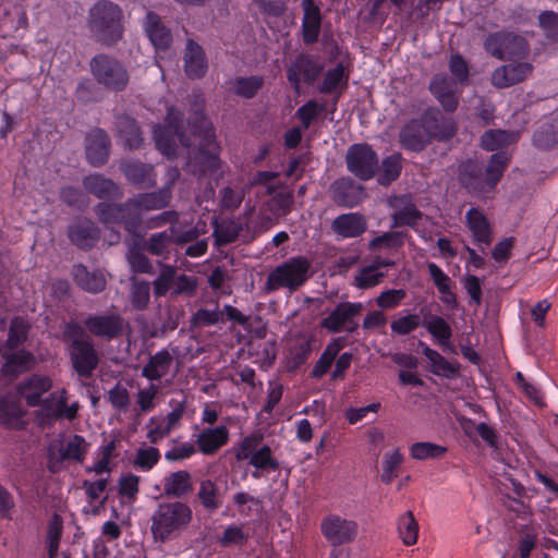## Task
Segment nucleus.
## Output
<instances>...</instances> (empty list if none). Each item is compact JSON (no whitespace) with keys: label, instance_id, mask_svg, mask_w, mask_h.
<instances>
[{"label":"nucleus","instance_id":"69168bd1","mask_svg":"<svg viewBox=\"0 0 558 558\" xmlns=\"http://www.w3.org/2000/svg\"><path fill=\"white\" fill-rule=\"evenodd\" d=\"M99 220L106 225L121 223L122 204L100 203L96 207Z\"/></svg>","mask_w":558,"mask_h":558},{"label":"nucleus","instance_id":"6ab92c4d","mask_svg":"<svg viewBox=\"0 0 558 558\" xmlns=\"http://www.w3.org/2000/svg\"><path fill=\"white\" fill-rule=\"evenodd\" d=\"M85 328L95 337L111 340L122 333L123 318L119 314L89 315L84 320Z\"/></svg>","mask_w":558,"mask_h":558},{"label":"nucleus","instance_id":"4d7b16f0","mask_svg":"<svg viewBox=\"0 0 558 558\" xmlns=\"http://www.w3.org/2000/svg\"><path fill=\"white\" fill-rule=\"evenodd\" d=\"M248 538L250 534L243 529V526L231 524L223 530L221 536L218 538V542L222 547L243 546L246 544Z\"/></svg>","mask_w":558,"mask_h":558},{"label":"nucleus","instance_id":"aec40b11","mask_svg":"<svg viewBox=\"0 0 558 558\" xmlns=\"http://www.w3.org/2000/svg\"><path fill=\"white\" fill-rule=\"evenodd\" d=\"M330 197L335 204L345 208L359 205L364 197V189L353 179L340 178L329 187Z\"/></svg>","mask_w":558,"mask_h":558},{"label":"nucleus","instance_id":"5701e85b","mask_svg":"<svg viewBox=\"0 0 558 558\" xmlns=\"http://www.w3.org/2000/svg\"><path fill=\"white\" fill-rule=\"evenodd\" d=\"M120 169L128 181L142 189H149L156 184L157 180L153 166L136 160H128L121 162Z\"/></svg>","mask_w":558,"mask_h":558},{"label":"nucleus","instance_id":"f704fd0d","mask_svg":"<svg viewBox=\"0 0 558 558\" xmlns=\"http://www.w3.org/2000/svg\"><path fill=\"white\" fill-rule=\"evenodd\" d=\"M229 433L225 426L206 428L197 435L199 451L204 454H213L228 441Z\"/></svg>","mask_w":558,"mask_h":558},{"label":"nucleus","instance_id":"20e7f679","mask_svg":"<svg viewBox=\"0 0 558 558\" xmlns=\"http://www.w3.org/2000/svg\"><path fill=\"white\" fill-rule=\"evenodd\" d=\"M310 277L311 262L304 256H293L269 271L263 291L269 294L284 289L289 293H294Z\"/></svg>","mask_w":558,"mask_h":558},{"label":"nucleus","instance_id":"e2e57ef3","mask_svg":"<svg viewBox=\"0 0 558 558\" xmlns=\"http://www.w3.org/2000/svg\"><path fill=\"white\" fill-rule=\"evenodd\" d=\"M344 68L338 64L332 70L326 72L323 83L319 86V90L324 94H330L336 92L342 84H345Z\"/></svg>","mask_w":558,"mask_h":558},{"label":"nucleus","instance_id":"7c9ffc66","mask_svg":"<svg viewBox=\"0 0 558 558\" xmlns=\"http://www.w3.org/2000/svg\"><path fill=\"white\" fill-rule=\"evenodd\" d=\"M465 219L475 242L486 246L489 245L492 242V230L483 211L472 207L468 210Z\"/></svg>","mask_w":558,"mask_h":558},{"label":"nucleus","instance_id":"bf43d9fd","mask_svg":"<svg viewBox=\"0 0 558 558\" xmlns=\"http://www.w3.org/2000/svg\"><path fill=\"white\" fill-rule=\"evenodd\" d=\"M28 327V324L21 317L11 320L7 340V347L10 350H14L26 340Z\"/></svg>","mask_w":558,"mask_h":558},{"label":"nucleus","instance_id":"0eeeda50","mask_svg":"<svg viewBox=\"0 0 558 558\" xmlns=\"http://www.w3.org/2000/svg\"><path fill=\"white\" fill-rule=\"evenodd\" d=\"M89 66L97 83L110 90L121 92L129 83L130 76L125 66L108 54L95 56L90 60Z\"/></svg>","mask_w":558,"mask_h":558},{"label":"nucleus","instance_id":"79ce46f5","mask_svg":"<svg viewBox=\"0 0 558 558\" xmlns=\"http://www.w3.org/2000/svg\"><path fill=\"white\" fill-rule=\"evenodd\" d=\"M24 412L12 395L0 397V422L11 427H19Z\"/></svg>","mask_w":558,"mask_h":558},{"label":"nucleus","instance_id":"6e6d98bb","mask_svg":"<svg viewBox=\"0 0 558 558\" xmlns=\"http://www.w3.org/2000/svg\"><path fill=\"white\" fill-rule=\"evenodd\" d=\"M126 258L132 271L148 275L154 274V266L151 262L135 244L129 247Z\"/></svg>","mask_w":558,"mask_h":558},{"label":"nucleus","instance_id":"4468645a","mask_svg":"<svg viewBox=\"0 0 558 558\" xmlns=\"http://www.w3.org/2000/svg\"><path fill=\"white\" fill-rule=\"evenodd\" d=\"M362 311V303H339L335 310L322 320L320 325L331 332H355L359 327L355 317L359 316Z\"/></svg>","mask_w":558,"mask_h":558},{"label":"nucleus","instance_id":"8fccbe9b","mask_svg":"<svg viewBox=\"0 0 558 558\" xmlns=\"http://www.w3.org/2000/svg\"><path fill=\"white\" fill-rule=\"evenodd\" d=\"M121 225L131 234H135L141 228L142 211L133 197L122 204Z\"/></svg>","mask_w":558,"mask_h":558},{"label":"nucleus","instance_id":"393cba45","mask_svg":"<svg viewBox=\"0 0 558 558\" xmlns=\"http://www.w3.org/2000/svg\"><path fill=\"white\" fill-rule=\"evenodd\" d=\"M366 219L357 213L342 214L331 222V230L341 238H356L366 231Z\"/></svg>","mask_w":558,"mask_h":558},{"label":"nucleus","instance_id":"412c9836","mask_svg":"<svg viewBox=\"0 0 558 558\" xmlns=\"http://www.w3.org/2000/svg\"><path fill=\"white\" fill-rule=\"evenodd\" d=\"M110 140L101 129L93 130L85 138L87 161L93 167H100L108 161Z\"/></svg>","mask_w":558,"mask_h":558},{"label":"nucleus","instance_id":"bb28decb","mask_svg":"<svg viewBox=\"0 0 558 558\" xmlns=\"http://www.w3.org/2000/svg\"><path fill=\"white\" fill-rule=\"evenodd\" d=\"M395 209L392 215L393 227H414L422 218V213L416 208L408 196L396 197L391 204Z\"/></svg>","mask_w":558,"mask_h":558},{"label":"nucleus","instance_id":"dca6fc26","mask_svg":"<svg viewBox=\"0 0 558 558\" xmlns=\"http://www.w3.org/2000/svg\"><path fill=\"white\" fill-rule=\"evenodd\" d=\"M429 90L446 112L457 110L461 95L458 81L446 74H436L429 83Z\"/></svg>","mask_w":558,"mask_h":558},{"label":"nucleus","instance_id":"a19ab883","mask_svg":"<svg viewBox=\"0 0 558 558\" xmlns=\"http://www.w3.org/2000/svg\"><path fill=\"white\" fill-rule=\"evenodd\" d=\"M422 326L438 341L445 349H449V339L452 336L450 325L440 316L429 315L424 318Z\"/></svg>","mask_w":558,"mask_h":558},{"label":"nucleus","instance_id":"a18cd8bd","mask_svg":"<svg viewBox=\"0 0 558 558\" xmlns=\"http://www.w3.org/2000/svg\"><path fill=\"white\" fill-rule=\"evenodd\" d=\"M242 230L241 223L232 219H223L214 222V238L218 246L234 242Z\"/></svg>","mask_w":558,"mask_h":558},{"label":"nucleus","instance_id":"774afa93","mask_svg":"<svg viewBox=\"0 0 558 558\" xmlns=\"http://www.w3.org/2000/svg\"><path fill=\"white\" fill-rule=\"evenodd\" d=\"M539 26L546 37L551 40L558 39V14L554 11H544L538 16Z\"/></svg>","mask_w":558,"mask_h":558},{"label":"nucleus","instance_id":"9d476101","mask_svg":"<svg viewBox=\"0 0 558 558\" xmlns=\"http://www.w3.org/2000/svg\"><path fill=\"white\" fill-rule=\"evenodd\" d=\"M484 46L489 54L500 60L524 58L530 52V46L524 37L506 32L489 34Z\"/></svg>","mask_w":558,"mask_h":558},{"label":"nucleus","instance_id":"f3484780","mask_svg":"<svg viewBox=\"0 0 558 558\" xmlns=\"http://www.w3.org/2000/svg\"><path fill=\"white\" fill-rule=\"evenodd\" d=\"M356 532L357 525L355 522L338 515H329L322 522V533L332 546L352 542Z\"/></svg>","mask_w":558,"mask_h":558},{"label":"nucleus","instance_id":"f257e3e1","mask_svg":"<svg viewBox=\"0 0 558 558\" xmlns=\"http://www.w3.org/2000/svg\"><path fill=\"white\" fill-rule=\"evenodd\" d=\"M153 133L157 149L168 158L175 156L178 142L187 149L186 170L192 174L201 178L218 171L219 146L211 123L199 110L194 112L193 122L184 130L182 113L170 108L167 124L155 125Z\"/></svg>","mask_w":558,"mask_h":558},{"label":"nucleus","instance_id":"c85d7f7f","mask_svg":"<svg viewBox=\"0 0 558 558\" xmlns=\"http://www.w3.org/2000/svg\"><path fill=\"white\" fill-rule=\"evenodd\" d=\"M83 185L98 198H119L122 195L120 187L112 180L98 173L85 177Z\"/></svg>","mask_w":558,"mask_h":558},{"label":"nucleus","instance_id":"1a4fd4ad","mask_svg":"<svg viewBox=\"0 0 558 558\" xmlns=\"http://www.w3.org/2000/svg\"><path fill=\"white\" fill-rule=\"evenodd\" d=\"M36 411V420L40 426L50 425L57 420L68 418L70 421L77 416L78 402L68 404V392L65 389L51 392L39 404Z\"/></svg>","mask_w":558,"mask_h":558},{"label":"nucleus","instance_id":"49530a36","mask_svg":"<svg viewBox=\"0 0 558 558\" xmlns=\"http://www.w3.org/2000/svg\"><path fill=\"white\" fill-rule=\"evenodd\" d=\"M230 89L238 96L246 99L253 98L264 85L262 76L235 77L230 81Z\"/></svg>","mask_w":558,"mask_h":558},{"label":"nucleus","instance_id":"c9c22d12","mask_svg":"<svg viewBox=\"0 0 558 558\" xmlns=\"http://www.w3.org/2000/svg\"><path fill=\"white\" fill-rule=\"evenodd\" d=\"M68 235L73 244L87 250L98 240V229L90 221H81L69 228Z\"/></svg>","mask_w":558,"mask_h":558},{"label":"nucleus","instance_id":"473e14b6","mask_svg":"<svg viewBox=\"0 0 558 558\" xmlns=\"http://www.w3.org/2000/svg\"><path fill=\"white\" fill-rule=\"evenodd\" d=\"M145 31L156 49L166 50L170 47L171 33L154 12L148 11L146 14Z\"/></svg>","mask_w":558,"mask_h":558},{"label":"nucleus","instance_id":"680f3d73","mask_svg":"<svg viewBox=\"0 0 558 558\" xmlns=\"http://www.w3.org/2000/svg\"><path fill=\"white\" fill-rule=\"evenodd\" d=\"M385 274L372 265L363 267L354 277L355 286L360 289H369L381 282Z\"/></svg>","mask_w":558,"mask_h":558},{"label":"nucleus","instance_id":"e433bc0d","mask_svg":"<svg viewBox=\"0 0 558 558\" xmlns=\"http://www.w3.org/2000/svg\"><path fill=\"white\" fill-rule=\"evenodd\" d=\"M169 186H165L158 192L143 193L133 197L141 211L158 210L167 207L171 199Z\"/></svg>","mask_w":558,"mask_h":558},{"label":"nucleus","instance_id":"0e129e2a","mask_svg":"<svg viewBox=\"0 0 558 558\" xmlns=\"http://www.w3.org/2000/svg\"><path fill=\"white\" fill-rule=\"evenodd\" d=\"M403 457L398 449L385 453L383 461V473L380 476L384 483H391V481L396 477L395 470L401 465Z\"/></svg>","mask_w":558,"mask_h":558},{"label":"nucleus","instance_id":"f03ea898","mask_svg":"<svg viewBox=\"0 0 558 558\" xmlns=\"http://www.w3.org/2000/svg\"><path fill=\"white\" fill-rule=\"evenodd\" d=\"M192 519L193 512L187 504L180 500L160 502L150 519L154 539L166 543L179 537Z\"/></svg>","mask_w":558,"mask_h":558},{"label":"nucleus","instance_id":"58836bf2","mask_svg":"<svg viewBox=\"0 0 558 558\" xmlns=\"http://www.w3.org/2000/svg\"><path fill=\"white\" fill-rule=\"evenodd\" d=\"M175 227L167 231L151 234L145 243V248L153 255L168 259L170 255V245L173 242Z\"/></svg>","mask_w":558,"mask_h":558},{"label":"nucleus","instance_id":"09e8293b","mask_svg":"<svg viewBox=\"0 0 558 558\" xmlns=\"http://www.w3.org/2000/svg\"><path fill=\"white\" fill-rule=\"evenodd\" d=\"M33 362V355L24 350H20L7 356L2 367L4 375L15 377L17 374L29 368Z\"/></svg>","mask_w":558,"mask_h":558},{"label":"nucleus","instance_id":"052dcab7","mask_svg":"<svg viewBox=\"0 0 558 558\" xmlns=\"http://www.w3.org/2000/svg\"><path fill=\"white\" fill-rule=\"evenodd\" d=\"M446 448L433 442L422 441L415 442L410 448V454L413 459L425 460L435 459L446 452Z\"/></svg>","mask_w":558,"mask_h":558},{"label":"nucleus","instance_id":"b1692460","mask_svg":"<svg viewBox=\"0 0 558 558\" xmlns=\"http://www.w3.org/2000/svg\"><path fill=\"white\" fill-rule=\"evenodd\" d=\"M207 59L203 48L193 39L186 41L184 71L190 78H201L207 72Z\"/></svg>","mask_w":558,"mask_h":558},{"label":"nucleus","instance_id":"6e6552de","mask_svg":"<svg viewBox=\"0 0 558 558\" xmlns=\"http://www.w3.org/2000/svg\"><path fill=\"white\" fill-rule=\"evenodd\" d=\"M236 460L250 459L248 464L256 470L252 473L254 478H259L264 472L277 471L279 462L274 458L272 450L267 445L260 444L256 436L245 437L235 453Z\"/></svg>","mask_w":558,"mask_h":558},{"label":"nucleus","instance_id":"5fc2aeb1","mask_svg":"<svg viewBox=\"0 0 558 558\" xmlns=\"http://www.w3.org/2000/svg\"><path fill=\"white\" fill-rule=\"evenodd\" d=\"M427 267L435 286L442 294V301L447 304L454 303L456 295L450 290V278L434 263H429Z\"/></svg>","mask_w":558,"mask_h":558},{"label":"nucleus","instance_id":"a211bd4d","mask_svg":"<svg viewBox=\"0 0 558 558\" xmlns=\"http://www.w3.org/2000/svg\"><path fill=\"white\" fill-rule=\"evenodd\" d=\"M533 64L527 61L510 60L507 64L497 68L492 74V84L505 88L527 78L533 72Z\"/></svg>","mask_w":558,"mask_h":558},{"label":"nucleus","instance_id":"2f4dec72","mask_svg":"<svg viewBox=\"0 0 558 558\" xmlns=\"http://www.w3.org/2000/svg\"><path fill=\"white\" fill-rule=\"evenodd\" d=\"M173 363L172 354L163 349L150 355L147 364L142 368L141 375L148 380H159L165 377Z\"/></svg>","mask_w":558,"mask_h":558},{"label":"nucleus","instance_id":"39448f33","mask_svg":"<svg viewBox=\"0 0 558 558\" xmlns=\"http://www.w3.org/2000/svg\"><path fill=\"white\" fill-rule=\"evenodd\" d=\"M440 135L439 113L427 110L420 119L411 120L400 130L399 140L403 148L420 151L433 137Z\"/></svg>","mask_w":558,"mask_h":558},{"label":"nucleus","instance_id":"cd10ccee","mask_svg":"<svg viewBox=\"0 0 558 558\" xmlns=\"http://www.w3.org/2000/svg\"><path fill=\"white\" fill-rule=\"evenodd\" d=\"M116 130L123 145L129 149H137L142 142V133L136 121L126 114L116 117Z\"/></svg>","mask_w":558,"mask_h":558},{"label":"nucleus","instance_id":"603ef678","mask_svg":"<svg viewBox=\"0 0 558 558\" xmlns=\"http://www.w3.org/2000/svg\"><path fill=\"white\" fill-rule=\"evenodd\" d=\"M150 299V283L145 280L132 279L130 301L134 308L143 311L147 308Z\"/></svg>","mask_w":558,"mask_h":558},{"label":"nucleus","instance_id":"7ed1b4c3","mask_svg":"<svg viewBox=\"0 0 558 558\" xmlns=\"http://www.w3.org/2000/svg\"><path fill=\"white\" fill-rule=\"evenodd\" d=\"M505 153L492 155L489 163L484 169L476 161L469 160L460 167V180L465 187L476 194H484L495 189L509 162Z\"/></svg>","mask_w":558,"mask_h":558},{"label":"nucleus","instance_id":"338daca9","mask_svg":"<svg viewBox=\"0 0 558 558\" xmlns=\"http://www.w3.org/2000/svg\"><path fill=\"white\" fill-rule=\"evenodd\" d=\"M293 196L290 192L279 191L269 202V209L276 216L287 215L292 206Z\"/></svg>","mask_w":558,"mask_h":558},{"label":"nucleus","instance_id":"c03bdc74","mask_svg":"<svg viewBox=\"0 0 558 558\" xmlns=\"http://www.w3.org/2000/svg\"><path fill=\"white\" fill-rule=\"evenodd\" d=\"M422 353L429 362V371L438 376L451 377L457 369L436 350L429 348L425 342L418 341Z\"/></svg>","mask_w":558,"mask_h":558},{"label":"nucleus","instance_id":"ddd939ff","mask_svg":"<svg viewBox=\"0 0 558 558\" xmlns=\"http://www.w3.org/2000/svg\"><path fill=\"white\" fill-rule=\"evenodd\" d=\"M88 442L80 435L71 436L65 441L53 442L49 446V470L57 472L62 461L83 462L88 449Z\"/></svg>","mask_w":558,"mask_h":558},{"label":"nucleus","instance_id":"a878e982","mask_svg":"<svg viewBox=\"0 0 558 558\" xmlns=\"http://www.w3.org/2000/svg\"><path fill=\"white\" fill-rule=\"evenodd\" d=\"M74 282L84 291L99 293L106 288V277L100 270L89 271L84 265L77 264L72 267Z\"/></svg>","mask_w":558,"mask_h":558},{"label":"nucleus","instance_id":"9b49d317","mask_svg":"<svg viewBox=\"0 0 558 558\" xmlns=\"http://www.w3.org/2000/svg\"><path fill=\"white\" fill-rule=\"evenodd\" d=\"M69 351L77 375L83 378L92 377L98 366L99 356L90 340L82 332L73 336Z\"/></svg>","mask_w":558,"mask_h":558},{"label":"nucleus","instance_id":"de8ad7c7","mask_svg":"<svg viewBox=\"0 0 558 558\" xmlns=\"http://www.w3.org/2000/svg\"><path fill=\"white\" fill-rule=\"evenodd\" d=\"M159 274L157 278L153 281L154 293L157 298L166 295L168 292L171 293L177 269L173 266L163 264L161 262L158 263Z\"/></svg>","mask_w":558,"mask_h":558},{"label":"nucleus","instance_id":"13d9d810","mask_svg":"<svg viewBox=\"0 0 558 558\" xmlns=\"http://www.w3.org/2000/svg\"><path fill=\"white\" fill-rule=\"evenodd\" d=\"M401 155L393 154L383 160L381 173L378 177V182L381 185H388L395 181L401 173Z\"/></svg>","mask_w":558,"mask_h":558},{"label":"nucleus","instance_id":"72a5a7b5","mask_svg":"<svg viewBox=\"0 0 558 558\" xmlns=\"http://www.w3.org/2000/svg\"><path fill=\"white\" fill-rule=\"evenodd\" d=\"M192 492V476L187 471L172 472L163 480V493L167 496L182 498Z\"/></svg>","mask_w":558,"mask_h":558},{"label":"nucleus","instance_id":"2eb2a0df","mask_svg":"<svg viewBox=\"0 0 558 558\" xmlns=\"http://www.w3.org/2000/svg\"><path fill=\"white\" fill-rule=\"evenodd\" d=\"M324 65L313 56L301 53L287 68V78L300 93V83L313 84L323 72Z\"/></svg>","mask_w":558,"mask_h":558},{"label":"nucleus","instance_id":"864d4df0","mask_svg":"<svg viewBox=\"0 0 558 558\" xmlns=\"http://www.w3.org/2000/svg\"><path fill=\"white\" fill-rule=\"evenodd\" d=\"M223 322V312L219 310L217 302L214 303L213 308L203 307L197 310L191 318L193 327L214 326Z\"/></svg>","mask_w":558,"mask_h":558},{"label":"nucleus","instance_id":"37998d69","mask_svg":"<svg viewBox=\"0 0 558 558\" xmlns=\"http://www.w3.org/2000/svg\"><path fill=\"white\" fill-rule=\"evenodd\" d=\"M519 133L502 130H488L481 137V145L485 150L501 149L518 141Z\"/></svg>","mask_w":558,"mask_h":558},{"label":"nucleus","instance_id":"4c0bfd02","mask_svg":"<svg viewBox=\"0 0 558 558\" xmlns=\"http://www.w3.org/2000/svg\"><path fill=\"white\" fill-rule=\"evenodd\" d=\"M533 144L539 149H550L558 145V120L543 122L533 134Z\"/></svg>","mask_w":558,"mask_h":558},{"label":"nucleus","instance_id":"f8f14e48","mask_svg":"<svg viewBox=\"0 0 558 558\" xmlns=\"http://www.w3.org/2000/svg\"><path fill=\"white\" fill-rule=\"evenodd\" d=\"M348 170L361 180L373 178L378 169V156L367 144L352 145L345 156Z\"/></svg>","mask_w":558,"mask_h":558},{"label":"nucleus","instance_id":"ea45409f","mask_svg":"<svg viewBox=\"0 0 558 558\" xmlns=\"http://www.w3.org/2000/svg\"><path fill=\"white\" fill-rule=\"evenodd\" d=\"M197 498L204 509L208 512H215L222 505L220 490L211 480L201 481Z\"/></svg>","mask_w":558,"mask_h":558},{"label":"nucleus","instance_id":"423d86ee","mask_svg":"<svg viewBox=\"0 0 558 558\" xmlns=\"http://www.w3.org/2000/svg\"><path fill=\"white\" fill-rule=\"evenodd\" d=\"M90 31L97 40L110 45L122 34L121 10L112 2L102 1L90 10Z\"/></svg>","mask_w":558,"mask_h":558},{"label":"nucleus","instance_id":"4be33fe9","mask_svg":"<svg viewBox=\"0 0 558 558\" xmlns=\"http://www.w3.org/2000/svg\"><path fill=\"white\" fill-rule=\"evenodd\" d=\"M52 388V380L48 376L32 375L17 385L19 395L25 399L27 405L37 407L43 396Z\"/></svg>","mask_w":558,"mask_h":558},{"label":"nucleus","instance_id":"3c124183","mask_svg":"<svg viewBox=\"0 0 558 558\" xmlns=\"http://www.w3.org/2000/svg\"><path fill=\"white\" fill-rule=\"evenodd\" d=\"M398 532L404 545L411 546L417 542L418 523L415 520L412 511H407L399 519Z\"/></svg>","mask_w":558,"mask_h":558},{"label":"nucleus","instance_id":"c756f323","mask_svg":"<svg viewBox=\"0 0 558 558\" xmlns=\"http://www.w3.org/2000/svg\"><path fill=\"white\" fill-rule=\"evenodd\" d=\"M303 16V40L313 44L318 39L320 32V10L313 0H302Z\"/></svg>","mask_w":558,"mask_h":558}]
</instances>
